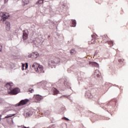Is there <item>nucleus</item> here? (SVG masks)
Wrapping results in <instances>:
<instances>
[{
	"instance_id": "obj_1",
	"label": "nucleus",
	"mask_w": 128,
	"mask_h": 128,
	"mask_svg": "<svg viewBox=\"0 0 128 128\" xmlns=\"http://www.w3.org/2000/svg\"><path fill=\"white\" fill-rule=\"evenodd\" d=\"M14 86V84L12 82H9L6 84L5 87L8 89V93L10 95H16L20 92L19 88H14L12 89V87Z\"/></svg>"
},
{
	"instance_id": "obj_2",
	"label": "nucleus",
	"mask_w": 128,
	"mask_h": 128,
	"mask_svg": "<svg viewBox=\"0 0 128 128\" xmlns=\"http://www.w3.org/2000/svg\"><path fill=\"white\" fill-rule=\"evenodd\" d=\"M32 68H34L36 72L38 74L44 73V72L43 66L37 63H34L32 65Z\"/></svg>"
},
{
	"instance_id": "obj_3",
	"label": "nucleus",
	"mask_w": 128,
	"mask_h": 128,
	"mask_svg": "<svg viewBox=\"0 0 128 128\" xmlns=\"http://www.w3.org/2000/svg\"><path fill=\"white\" fill-rule=\"evenodd\" d=\"M60 62V59L58 58L54 57L48 61V65L50 66H54Z\"/></svg>"
},
{
	"instance_id": "obj_4",
	"label": "nucleus",
	"mask_w": 128,
	"mask_h": 128,
	"mask_svg": "<svg viewBox=\"0 0 128 128\" xmlns=\"http://www.w3.org/2000/svg\"><path fill=\"white\" fill-rule=\"evenodd\" d=\"M0 16L2 17V19L4 21L6 19H8V18L10 17V14L6 12H1L0 13Z\"/></svg>"
},
{
	"instance_id": "obj_5",
	"label": "nucleus",
	"mask_w": 128,
	"mask_h": 128,
	"mask_svg": "<svg viewBox=\"0 0 128 128\" xmlns=\"http://www.w3.org/2000/svg\"><path fill=\"white\" fill-rule=\"evenodd\" d=\"M28 102H30L28 99L22 100L18 104H17L16 105L18 106H24Z\"/></svg>"
},
{
	"instance_id": "obj_6",
	"label": "nucleus",
	"mask_w": 128,
	"mask_h": 128,
	"mask_svg": "<svg viewBox=\"0 0 128 128\" xmlns=\"http://www.w3.org/2000/svg\"><path fill=\"white\" fill-rule=\"evenodd\" d=\"M38 56H39V54L38 52H34L29 54L28 56V57L36 58Z\"/></svg>"
},
{
	"instance_id": "obj_7",
	"label": "nucleus",
	"mask_w": 128,
	"mask_h": 128,
	"mask_svg": "<svg viewBox=\"0 0 128 128\" xmlns=\"http://www.w3.org/2000/svg\"><path fill=\"white\" fill-rule=\"evenodd\" d=\"M6 30L7 31H10V22H6Z\"/></svg>"
},
{
	"instance_id": "obj_8",
	"label": "nucleus",
	"mask_w": 128,
	"mask_h": 128,
	"mask_svg": "<svg viewBox=\"0 0 128 128\" xmlns=\"http://www.w3.org/2000/svg\"><path fill=\"white\" fill-rule=\"evenodd\" d=\"M52 92L53 93L54 96L57 95L60 92L58 90V89H56V88H52Z\"/></svg>"
},
{
	"instance_id": "obj_9",
	"label": "nucleus",
	"mask_w": 128,
	"mask_h": 128,
	"mask_svg": "<svg viewBox=\"0 0 128 128\" xmlns=\"http://www.w3.org/2000/svg\"><path fill=\"white\" fill-rule=\"evenodd\" d=\"M34 98L35 100H38V101H40V100H42L43 98L41 96L38 94L34 95Z\"/></svg>"
},
{
	"instance_id": "obj_10",
	"label": "nucleus",
	"mask_w": 128,
	"mask_h": 128,
	"mask_svg": "<svg viewBox=\"0 0 128 128\" xmlns=\"http://www.w3.org/2000/svg\"><path fill=\"white\" fill-rule=\"evenodd\" d=\"M22 38L24 40H26L28 38V34L26 32V30L23 31Z\"/></svg>"
},
{
	"instance_id": "obj_11",
	"label": "nucleus",
	"mask_w": 128,
	"mask_h": 128,
	"mask_svg": "<svg viewBox=\"0 0 128 128\" xmlns=\"http://www.w3.org/2000/svg\"><path fill=\"white\" fill-rule=\"evenodd\" d=\"M89 64L90 65H92L96 68L99 66V64L98 63H96V62H90Z\"/></svg>"
},
{
	"instance_id": "obj_12",
	"label": "nucleus",
	"mask_w": 128,
	"mask_h": 128,
	"mask_svg": "<svg viewBox=\"0 0 128 128\" xmlns=\"http://www.w3.org/2000/svg\"><path fill=\"white\" fill-rule=\"evenodd\" d=\"M28 68V63H26V64H22V70H26Z\"/></svg>"
},
{
	"instance_id": "obj_13",
	"label": "nucleus",
	"mask_w": 128,
	"mask_h": 128,
	"mask_svg": "<svg viewBox=\"0 0 128 128\" xmlns=\"http://www.w3.org/2000/svg\"><path fill=\"white\" fill-rule=\"evenodd\" d=\"M102 39H103V40H105V41L107 42V41H108V40L109 38L107 35H104L102 36Z\"/></svg>"
},
{
	"instance_id": "obj_14",
	"label": "nucleus",
	"mask_w": 128,
	"mask_h": 128,
	"mask_svg": "<svg viewBox=\"0 0 128 128\" xmlns=\"http://www.w3.org/2000/svg\"><path fill=\"white\" fill-rule=\"evenodd\" d=\"M33 114V112L32 111H29L28 112H27L26 114V116L27 117H30Z\"/></svg>"
},
{
	"instance_id": "obj_15",
	"label": "nucleus",
	"mask_w": 128,
	"mask_h": 128,
	"mask_svg": "<svg viewBox=\"0 0 128 128\" xmlns=\"http://www.w3.org/2000/svg\"><path fill=\"white\" fill-rule=\"evenodd\" d=\"M16 114H8L5 118L4 119L8 118H12Z\"/></svg>"
},
{
	"instance_id": "obj_16",
	"label": "nucleus",
	"mask_w": 128,
	"mask_h": 128,
	"mask_svg": "<svg viewBox=\"0 0 128 128\" xmlns=\"http://www.w3.org/2000/svg\"><path fill=\"white\" fill-rule=\"evenodd\" d=\"M106 44H108L110 45L111 46H113L114 45V42L112 40H108L106 42H105Z\"/></svg>"
},
{
	"instance_id": "obj_17",
	"label": "nucleus",
	"mask_w": 128,
	"mask_h": 128,
	"mask_svg": "<svg viewBox=\"0 0 128 128\" xmlns=\"http://www.w3.org/2000/svg\"><path fill=\"white\" fill-rule=\"evenodd\" d=\"M76 50L74 49L71 50L70 52V54L72 55L75 54H76Z\"/></svg>"
},
{
	"instance_id": "obj_18",
	"label": "nucleus",
	"mask_w": 128,
	"mask_h": 128,
	"mask_svg": "<svg viewBox=\"0 0 128 128\" xmlns=\"http://www.w3.org/2000/svg\"><path fill=\"white\" fill-rule=\"evenodd\" d=\"M72 24H73V27H76V22L75 20H72Z\"/></svg>"
},
{
	"instance_id": "obj_19",
	"label": "nucleus",
	"mask_w": 128,
	"mask_h": 128,
	"mask_svg": "<svg viewBox=\"0 0 128 128\" xmlns=\"http://www.w3.org/2000/svg\"><path fill=\"white\" fill-rule=\"evenodd\" d=\"M44 114H45L46 116H48L50 114V111L48 110H46Z\"/></svg>"
},
{
	"instance_id": "obj_20",
	"label": "nucleus",
	"mask_w": 128,
	"mask_h": 128,
	"mask_svg": "<svg viewBox=\"0 0 128 128\" xmlns=\"http://www.w3.org/2000/svg\"><path fill=\"white\" fill-rule=\"evenodd\" d=\"M44 2L43 0H38L37 2V4H42Z\"/></svg>"
},
{
	"instance_id": "obj_21",
	"label": "nucleus",
	"mask_w": 128,
	"mask_h": 128,
	"mask_svg": "<svg viewBox=\"0 0 128 128\" xmlns=\"http://www.w3.org/2000/svg\"><path fill=\"white\" fill-rule=\"evenodd\" d=\"M91 43H92V44H96V39H92V40H91Z\"/></svg>"
},
{
	"instance_id": "obj_22",
	"label": "nucleus",
	"mask_w": 128,
	"mask_h": 128,
	"mask_svg": "<svg viewBox=\"0 0 128 128\" xmlns=\"http://www.w3.org/2000/svg\"><path fill=\"white\" fill-rule=\"evenodd\" d=\"M22 2L24 4H28L30 3V1H25V0H23Z\"/></svg>"
},
{
	"instance_id": "obj_23",
	"label": "nucleus",
	"mask_w": 128,
	"mask_h": 128,
	"mask_svg": "<svg viewBox=\"0 0 128 128\" xmlns=\"http://www.w3.org/2000/svg\"><path fill=\"white\" fill-rule=\"evenodd\" d=\"M28 92L30 93H32L34 92V90L32 89V88H30V89L28 90Z\"/></svg>"
},
{
	"instance_id": "obj_24",
	"label": "nucleus",
	"mask_w": 128,
	"mask_h": 128,
	"mask_svg": "<svg viewBox=\"0 0 128 128\" xmlns=\"http://www.w3.org/2000/svg\"><path fill=\"white\" fill-rule=\"evenodd\" d=\"M62 120H69V119L66 117L63 118Z\"/></svg>"
},
{
	"instance_id": "obj_25",
	"label": "nucleus",
	"mask_w": 128,
	"mask_h": 128,
	"mask_svg": "<svg viewBox=\"0 0 128 128\" xmlns=\"http://www.w3.org/2000/svg\"><path fill=\"white\" fill-rule=\"evenodd\" d=\"M8 0H4V3L6 4V2H8Z\"/></svg>"
},
{
	"instance_id": "obj_26",
	"label": "nucleus",
	"mask_w": 128,
	"mask_h": 128,
	"mask_svg": "<svg viewBox=\"0 0 128 128\" xmlns=\"http://www.w3.org/2000/svg\"><path fill=\"white\" fill-rule=\"evenodd\" d=\"M2 116V114H0V120H1V117Z\"/></svg>"
},
{
	"instance_id": "obj_27",
	"label": "nucleus",
	"mask_w": 128,
	"mask_h": 128,
	"mask_svg": "<svg viewBox=\"0 0 128 128\" xmlns=\"http://www.w3.org/2000/svg\"><path fill=\"white\" fill-rule=\"evenodd\" d=\"M98 70H96V72H98Z\"/></svg>"
},
{
	"instance_id": "obj_28",
	"label": "nucleus",
	"mask_w": 128,
	"mask_h": 128,
	"mask_svg": "<svg viewBox=\"0 0 128 128\" xmlns=\"http://www.w3.org/2000/svg\"><path fill=\"white\" fill-rule=\"evenodd\" d=\"M24 128H28L24 127Z\"/></svg>"
},
{
	"instance_id": "obj_29",
	"label": "nucleus",
	"mask_w": 128,
	"mask_h": 128,
	"mask_svg": "<svg viewBox=\"0 0 128 128\" xmlns=\"http://www.w3.org/2000/svg\"><path fill=\"white\" fill-rule=\"evenodd\" d=\"M1 51V50H0V52Z\"/></svg>"
},
{
	"instance_id": "obj_30",
	"label": "nucleus",
	"mask_w": 128,
	"mask_h": 128,
	"mask_svg": "<svg viewBox=\"0 0 128 128\" xmlns=\"http://www.w3.org/2000/svg\"><path fill=\"white\" fill-rule=\"evenodd\" d=\"M1 120H0V122Z\"/></svg>"
}]
</instances>
